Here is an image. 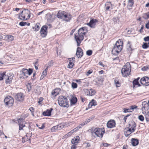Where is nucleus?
Instances as JSON below:
<instances>
[{
	"instance_id": "nucleus-48",
	"label": "nucleus",
	"mask_w": 149,
	"mask_h": 149,
	"mask_svg": "<svg viewBox=\"0 0 149 149\" xmlns=\"http://www.w3.org/2000/svg\"><path fill=\"white\" fill-rule=\"evenodd\" d=\"M139 119L141 121H143L144 120V118L142 115H141L139 116Z\"/></svg>"
},
{
	"instance_id": "nucleus-15",
	"label": "nucleus",
	"mask_w": 149,
	"mask_h": 149,
	"mask_svg": "<svg viewBox=\"0 0 149 149\" xmlns=\"http://www.w3.org/2000/svg\"><path fill=\"white\" fill-rule=\"evenodd\" d=\"M136 125V123L134 121H131L128 123V127L127 128L130 129H133L135 131Z\"/></svg>"
},
{
	"instance_id": "nucleus-29",
	"label": "nucleus",
	"mask_w": 149,
	"mask_h": 149,
	"mask_svg": "<svg viewBox=\"0 0 149 149\" xmlns=\"http://www.w3.org/2000/svg\"><path fill=\"white\" fill-rule=\"evenodd\" d=\"M77 98L76 97H73L70 100L71 105H72V104H75L77 102Z\"/></svg>"
},
{
	"instance_id": "nucleus-47",
	"label": "nucleus",
	"mask_w": 149,
	"mask_h": 149,
	"mask_svg": "<svg viewBox=\"0 0 149 149\" xmlns=\"http://www.w3.org/2000/svg\"><path fill=\"white\" fill-rule=\"evenodd\" d=\"M86 54L88 56H91L92 53V51L91 50H89L86 51Z\"/></svg>"
},
{
	"instance_id": "nucleus-23",
	"label": "nucleus",
	"mask_w": 149,
	"mask_h": 149,
	"mask_svg": "<svg viewBox=\"0 0 149 149\" xmlns=\"http://www.w3.org/2000/svg\"><path fill=\"white\" fill-rule=\"evenodd\" d=\"M131 143L133 146H135L138 145L139 143V140L135 138H132L131 139Z\"/></svg>"
},
{
	"instance_id": "nucleus-58",
	"label": "nucleus",
	"mask_w": 149,
	"mask_h": 149,
	"mask_svg": "<svg viewBox=\"0 0 149 149\" xmlns=\"http://www.w3.org/2000/svg\"><path fill=\"white\" fill-rule=\"evenodd\" d=\"M29 110L31 111V113L34 112V109L33 107H31L29 108Z\"/></svg>"
},
{
	"instance_id": "nucleus-16",
	"label": "nucleus",
	"mask_w": 149,
	"mask_h": 149,
	"mask_svg": "<svg viewBox=\"0 0 149 149\" xmlns=\"http://www.w3.org/2000/svg\"><path fill=\"white\" fill-rule=\"evenodd\" d=\"M134 131V130L133 129H128L127 127L125 128L124 130V133L125 136L127 137L128 136L131 134Z\"/></svg>"
},
{
	"instance_id": "nucleus-21",
	"label": "nucleus",
	"mask_w": 149,
	"mask_h": 149,
	"mask_svg": "<svg viewBox=\"0 0 149 149\" xmlns=\"http://www.w3.org/2000/svg\"><path fill=\"white\" fill-rule=\"evenodd\" d=\"M53 110L52 108L47 109L46 111H44L42 113L43 115L45 116H50L51 115L52 111Z\"/></svg>"
},
{
	"instance_id": "nucleus-57",
	"label": "nucleus",
	"mask_w": 149,
	"mask_h": 149,
	"mask_svg": "<svg viewBox=\"0 0 149 149\" xmlns=\"http://www.w3.org/2000/svg\"><path fill=\"white\" fill-rule=\"evenodd\" d=\"M26 139V137H24L22 138V141L23 143H25L26 141H27Z\"/></svg>"
},
{
	"instance_id": "nucleus-61",
	"label": "nucleus",
	"mask_w": 149,
	"mask_h": 149,
	"mask_svg": "<svg viewBox=\"0 0 149 149\" xmlns=\"http://www.w3.org/2000/svg\"><path fill=\"white\" fill-rule=\"evenodd\" d=\"M145 27L146 28L149 29V20L148 22L146 24Z\"/></svg>"
},
{
	"instance_id": "nucleus-8",
	"label": "nucleus",
	"mask_w": 149,
	"mask_h": 149,
	"mask_svg": "<svg viewBox=\"0 0 149 149\" xmlns=\"http://www.w3.org/2000/svg\"><path fill=\"white\" fill-rule=\"evenodd\" d=\"M48 27L46 25L43 26L41 29L40 31L41 36L43 37H45L47 34V29Z\"/></svg>"
},
{
	"instance_id": "nucleus-11",
	"label": "nucleus",
	"mask_w": 149,
	"mask_h": 149,
	"mask_svg": "<svg viewBox=\"0 0 149 149\" xmlns=\"http://www.w3.org/2000/svg\"><path fill=\"white\" fill-rule=\"evenodd\" d=\"M149 109V104L148 102H147L144 101L143 102L142 104V111H145L148 110Z\"/></svg>"
},
{
	"instance_id": "nucleus-25",
	"label": "nucleus",
	"mask_w": 149,
	"mask_h": 149,
	"mask_svg": "<svg viewBox=\"0 0 149 149\" xmlns=\"http://www.w3.org/2000/svg\"><path fill=\"white\" fill-rule=\"evenodd\" d=\"M40 24L38 23H37L32 28L35 31H38L40 28Z\"/></svg>"
},
{
	"instance_id": "nucleus-55",
	"label": "nucleus",
	"mask_w": 149,
	"mask_h": 149,
	"mask_svg": "<svg viewBox=\"0 0 149 149\" xmlns=\"http://www.w3.org/2000/svg\"><path fill=\"white\" fill-rule=\"evenodd\" d=\"M143 39L146 42L148 41H149V36H147V37H145Z\"/></svg>"
},
{
	"instance_id": "nucleus-10",
	"label": "nucleus",
	"mask_w": 149,
	"mask_h": 149,
	"mask_svg": "<svg viewBox=\"0 0 149 149\" xmlns=\"http://www.w3.org/2000/svg\"><path fill=\"white\" fill-rule=\"evenodd\" d=\"M24 94L22 93H18L16 94L15 97L16 100L19 101H22L24 99Z\"/></svg>"
},
{
	"instance_id": "nucleus-50",
	"label": "nucleus",
	"mask_w": 149,
	"mask_h": 149,
	"mask_svg": "<svg viewBox=\"0 0 149 149\" xmlns=\"http://www.w3.org/2000/svg\"><path fill=\"white\" fill-rule=\"evenodd\" d=\"M19 125V130H23V128L25 126V125L24 124H20Z\"/></svg>"
},
{
	"instance_id": "nucleus-2",
	"label": "nucleus",
	"mask_w": 149,
	"mask_h": 149,
	"mask_svg": "<svg viewBox=\"0 0 149 149\" xmlns=\"http://www.w3.org/2000/svg\"><path fill=\"white\" fill-rule=\"evenodd\" d=\"M123 42L122 40L119 39L116 42L113 48L111 53L114 55H117L123 49Z\"/></svg>"
},
{
	"instance_id": "nucleus-33",
	"label": "nucleus",
	"mask_w": 149,
	"mask_h": 149,
	"mask_svg": "<svg viewBox=\"0 0 149 149\" xmlns=\"http://www.w3.org/2000/svg\"><path fill=\"white\" fill-rule=\"evenodd\" d=\"M142 17L145 19H147L149 18V12L147 13L143 14Z\"/></svg>"
},
{
	"instance_id": "nucleus-53",
	"label": "nucleus",
	"mask_w": 149,
	"mask_h": 149,
	"mask_svg": "<svg viewBox=\"0 0 149 149\" xmlns=\"http://www.w3.org/2000/svg\"><path fill=\"white\" fill-rule=\"evenodd\" d=\"M137 106H136V105H135L132 106L130 107L132 111H133V110L134 109H136L137 108Z\"/></svg>"
},
{
	"instance_id": "nucleus-6",
	"label": "nucleus",
	"mask_w": 149,
	"mask_h": 149,
	"mask_svg": "<svg viewBox=\"0 0 149 149\" xmlns=\"http://www.w3.org/2000/svg\"><path fill=\"white\" fill-rule=\"evenodd\" d=\"M30 12L28 9H24L21 14H19V18L21 20H27L30 17Z\"/></svg>"
},
{
	"instance_id": "nucleus-37",
	"label": "nucleus",
	"mask_w": 149,
	"mask_h": 149,
	"mask_svg": "<svg viewBox=\"0 0 149 149\" xmlns=\"http://www.w3.org/2000/svg\"><path fill=\"white\" fill-rule=\"evenodd\" d=\"M19 124H24V119L22 118L18 119L17 120Z\"/></svg>"
},
{
	"instance_id": "nucleus-19",
	"label": "nucleus",
	"mask_w": 149,
	"mask_h": 149,
	"mask_svg": "<svg viewBox=\"0 0 149 149\" xmlns=\"http://www.w3.org/2000/svg\"><path fill=\"white\" fill-rule=\"evenodd\" d=\"M96 129V136L97 137H99L102 138L103 136V134L102 133L101 129L99 127H97L95 128Z\"/></svg>"
},
{
	"instance_id": "nucleus-36",
	"label": "nucleus",
	"mask_w": 149,
	"mask_h": 149,
	"mask_svg": "<svg viewBox=\"0 0 149 149\" xmlns=\"http://www.w3.org/2000/svg\"><path fill=\"white\" fill-rule=\"evenodd\" d=\"M132 111L131 108L127 109L126 108H125L123 109V112L125 113L127 112H131Z\"/></svg>"
},
{
	"instance_id": "nucleus-60",
	"label": "nucleus",
	"mask_w": 149,
	"mask_h": 149,
	"mask_svg": "<svg viewBox=\"0 0 149 149\" xmlns=\"http://www.w3.org/2000/svg\"><path fill=\"white\" fill-rule=\"evenodd\" d=\"M148 68V67L144 66L143 68H142L141 70L143 71H146L147 70Z\"/></svg>"
},
{
	"instance_id": "nucleus-27",
	"label": "nucleus",
	"mask_w": 149,
	"mask_h": 149,
	"mask_svg": "<svg viewBox=\"0 0 149 149\" xmlns=\"http://www.w3.org/2000/svg\"><path fill=\"white\" fill-rule=\"evenodd\" d=\"M95 91L91 89H90L89 90H88L87 91V95L91 96L95 94Z\"/></svg>"
},
{
	"instance_id": "nucleus-40",
	"label": "nucleus",
	"mask_w": 149,
	"mask_h": 149,
	"mask_svg": "<svg viewBox=\"0 0 149 149\" xmlns=\"http://www.w3.org/2000/svg\"><path fill=\"white\" fill-rule=\"evenodd\" d=\"M143 48L146 49L149 47L148 44L146 42H143V44L142 45Z\"/></svg>"
},
{
	"instance_id": "nucleus-13",
	"label": "nucleus",
	"mask_w": 149,
	"mask_h": 149,
	"mask_svg": "<svg viewBox=\"0 0 149 149\" xmlns=\"http://www.w3.org/2000/svg\"><path fill=\"white\" fill-rule=\"evenodd\" d=\"M116 123L115 120H110L108 121L107 123V126L109 128H112L115 127Z\"/></svg>"
},
{
	"instance_id": "nucleus-31",
	"label": "nucleus",
	"mask_w": 149,
	"mask_h": 149,
	"mask_svg": "<svg viewBox=\"0 0 149 149\" xmlns=\"http://www.w3.org/2000/svg\"><path fill=\"white\" fill-rule=\"evenodd\" d=\"M79 129L78 128V127H77L73 129V130L71 131L70 132H69L68 134H67V136L68 135H71L72 134H73L74 132L77 131Z\"/></svg>"
},
{
	"instance_id": "nucleus-59",
	"label": "nucleus",
	"mask_w": 149,
	"mask_h": 149,
	"mask_svg": "<svg viewBox=\"0 0 149 149\" xmlns=\"http://www.w3.org/2000/svg\"><path fill=\"white\" fill-rule=\"evenodd\" d=\"M77 145H75L74 144L72 145L71 147V149H76L77 148L76 146Z\"/></svg>"
},
{
	"instance_id": "nucleus-5",
	"label": "nucleus",
	"mask_w": 149,
	"mask_h": 149,
	"mask_svg": "<svg viewBox=\"0 0 149 149\" xmlns=\"http://www.w3.org/2000/svg\"><path fill=\"white\" fill-rule=\"evenodd\" d=\"M58 101L59 105L61 106L67 108L69 107L68 100L66 97L60 96L58 98Z\"/></svg>"
},
{
	"instance_id": "nucleus-63",
	"label": "nucleus",
	"mask_w": 149,
	"mask_h": 149,
	"mask_svg": "<svg viewBox=\"0 0 149 149\" xmlns=\"http://www.w3.org/2000/svg\"><path fill=\"white\" fill-rule=\"evenodd\" d=\"M93 119V118L90 117H89L88 119L86 120L88 122V123L90 122L91 120H92Z\"/></svg>"
},
{
	"instance_id": "nucleus-14",
	"label": "nucleus",
	"mask_w": 149,
	"mask_h": 149,
	"mask_svg": "<svg viewBox=\"0 0 149 149\" xmlns=\"http://www.w3.org/2000/svg\"><path fill=\"white\" fill-rule=\"evenodd\" d=\"M113 5L110 2H107L105 4L104 10L105 11H108L113 9Z\"/></svg>"
},
{
	"instance_id": "nucleus-3",
	"label": "nucleus",
	"mask_w": 149,
	"mask_h": 149,
	"mask_svg": "<svg viewBox=\"0 0 149 149\" xmlns=\"http://www.w3.org/2000/svg\"><path fill=\"white\" fill-rule=\"evenodd\" d=\"M57 17L58 18L61 19L67 22L69 21L72 18V16L70 14L64 11H59L57 14Z\"/></svg>"
},
{
	"instance_id": "nucleus-28",
	"label": "nucleus",
	"mask_w": 149,
	"mask_h": 149,
	"mask_svg": "<svg viewBox=\"0 0 149 149\" xmlns=\"http://www.w3.org/2000/svg\"><path fill=\"white\" fill-rule=\"evenodd\" d=\"M128 3L127 5V8L129 9L130 8L132 7L134 3V0H128Z\"/></svg>"
},
{
	"instance_id": "nucleus-43",
	"label": "nucleus",
	"mask_w": 149,
	"mask_h": 149,
	"mask_svg": "<svg viewBox=\"0 0 149 149\" xmlns=\"http://www.w3.org/2000/svg\"><path fill=\"white\" fill-rule=\"evenodd\" d=\"M72 87L73 89L77 88V84L74 82H72Z\"/></svg>"
},
{
	"instance_id": "nucleus-9",
	"label": "nucleus",
	"mask_w": 149,
	"mask_h": 149,
	"mask_svg": "<svg viewBox=\"0 0 149 149\" xmlns=\"http://www.w3.org/2000/svg\"><path fill=\"white\" fill-rule=\"evenodd\" d=\"M140 82L141 84L148 86L149 85V78L147 77H143L141 79Z\"/></svg>"
},
{
	"instance_id": "nucleus-34",
	"label": "nucleus",
	"mask_w": 149,
	"mask_h": 149,
	"mask_svg": "<svg viewBox=\"0 0 149 149\" xmlns=\"http://www.w3.org/2000/svg\"><path fill=\"white\" fill-rule=\"evenodd\" d=\"M6 72H3L2 73H1L0 74V80L1 81L3 79V78L5 79V76H7L6 75Z\"/></svg>"
},
{
	"instance_id": "nucleus-45",
	"label": "nucleus",
	"mask_w": 149,
	"mask_h": 149,
	"mask_svg": "<svg viewBox=\"0 0 149 149\" xmlns=\"http://www.w3.org/2000/svg\"><path fill=\"white\" fill-rule=\"evenodd\" d=\"M145 117L147 122L149 121V112L147 113L145 115Z\"/></svg>"
},
{
	"instance_id": "nucleus-35",
	"label": "nucleus",
	"mask_w": 149,
	"mask_h": 149,
	"mask_svg": "<svg viewBox=\"0 0 149 149\" xmlns=\"http://www.w3.org/2000/svg\"><path fill=\"white\" fill-rule=\"evenodd\" d=\"M54 62L52 60H51L49 61L48 64H46L45 66L47 67V68H48L49 67H50L53 65Z\"/></svg>"
},
{
	"instance_id": "nucleus-1",
	"label": "nucleus",
	"mask_w": 149,
	"mask_h": 149,
	"mask_svg": "<svg viewBox=\"0 0 149 149\" xmlns=\"http://www.w3.org/2000/svg\"><path fill=\"white\" fill-rule=\"evenodd\" d=\"M87 32L85 27H82L78 30V32L74 34V38L77 43V46H79L81 41L83 40L84 35Z\"/></svg>"
},
{
	"instance_id": "nucleus-52",
	"label": "nucleus",
	"mask_w": 149,
	"mask_h": 149,
	"mask_svg": "<svg viewBox=\"0 0 149 149\" xmlns=\"http://www.w3.org/2000/svg\"><path fill=\"white\" fill-rule=\"evenodd\" d=\"M93 70L92 69H90L87 71L86 74L87 76H88L90 74H91Z\"/></svg>"
},
{
	"instance_id": "nucleus-41",
	"label": "nucleus",
	"mask_w": 149,
	"mask_h": 149,
	"mask_svg": "<svg viewBox=\"0 0 149 149\" xmlns=\"http://www.w3.org/2000/svg\"><path fill=\"white\" fill-rule=\"evenodd\" d=\"M58 130L57 125L53 127L51 129V131L52 132H56Z\"/></svg>"
},
{
	"instance_id": "nucleus-24",
	"label": "nucleus",
	"mask_w": 149,
	"mask_h": 149,
	"mask_svg": "<svg viewBox=\"0 0 149 149\" xmlns=\"http://www.w3.org/2000/svg\"><path fill=\"white\" fill-rule=\"evenodd\" d=\"M96 129L95 128L94 129H93V128H92L91 129V135L92 137H93L94 138H96L97 136H96Z\"/></svg>"
},
{
	"instance_id": "nucleus-44",
	"label": "nucleus",
	"mask_w": 149,
	"mask_h": 149,
	"mask_svg": "<svg viewBox=\"0 0 149 149\" xmlns=\"http://www.w3.org/2000/svg\"><path fill=\"white\" fill-rule=\"evenodd\" d=\"M33 71V69L31 68H29L28 70L27 69V74L29 75H31Z\"/></svg>"
},
{
	"instance_id": "nucleus-46",
	"label": "nucleus",
	"mask_w": 149,
	"mask_h": 149,
	"mask_svg": "<svg viewBox=\"0 0 149 149\" xmlns=\"http://www.w3.org/2000/svg\"><path fill=\"white\" fill-rule=\"evenodd\" d=\"M133 85H137L139 84V81L137 79H135L133 81Z\"/></svg>"
},
{
	"instance_id": "nucleus-64",
	"label": "nucleus",
	"mask_w": 149,
	"mask_h": 149,
	"mask_svg": "<svg viewBox=\"0 0 149 149\" xmlns=\"http://www.w3.org/2000/svg\"><path fill=\"white\" fill-rule=\"evenodd\" d=\"M45 11V10H44L43 11H42L38 13L37 14L38 15H39L41 14L42 13H44Z\"/></svg>"
},
{
	"instance_id": "nucleus-12",
	"label": "nucleus",
	"mask_w": 149,
	"mask_h": 149,
	"mask_svg": "<svg viewBox=\"0 0 149 149\" xmlns=\"http://www.w3.org/2000/svg\"><path fill=\"white\" fill-rule=\"evenodd\" d=\"M76 55L78 58H81L83 55V52L82 49L80 47L77 48Z\"/></svg>"
},
{
	"instance_id": "nucleus-42",
	"label": "nucleus",
	"mask_w": 149,
	"mask_h": 149,
	"mask_svg": "<svg viewBox=\"0 0 149 149\" xmlns=\"http://www.w3.org/2000/svg\"><path fill=\"white\" fill-rule=\"evenodd\" d=\"M7 38L10 41H12L13 40L14 38L13 36L11 35H8Z\"/></svg>"
},
{
	"instance_id": "nucleus-26",
	"label": "nucleus",
	"mask_w": 149,
	"mask_h": 149,
	"mask_svg": "<svg viewBox=\"0 0 149 149\" xmlns=\"http://www.w3.org/2000/svg\"><path fill=\"white\" fill-rule=\"evenodd\" d=\"M71 58H69V62L68 66V68H73L74 65V64L73 63L74 61H72Z\"/></svg>"
},
{
	"instance_id": "nucleus-7",
	"label": "nucleus",
	"mask_w": 149,
	"mask_h": 149,
	"mask_svg": "<svg viewBox=\"0 0 149 149\" xmlns=\"http://www.w3.org/2000/svg\"><path fill=\"white\" fill-rule=\"evenodd\" d=\"M4 102L7 106L11 107L13 104L14 100L12 97L8 96L5 98Z\"/></svg>"
},
{
	"instance_id": "nucleus-17",
	"label": "nucleus",
	"mask_w": 149,
	"mask_h": 149,
	"mask_svg": "<svg viewBox=\"0 0 149 149\" xmlns=\"http://www.w3.org/2000/svg\"><path fill=\"white\" fill-rule=\"evenodd\" d=\"M27 69L25 68H23L22 70L20 71V75H22L20 77H23L24 78H26L28 77V74L27 73Z\"/></svg>"
},
{
	"instance_id": "nucleus-4",
	"label": "nucleus",
	"mask_w": 149,
	"mask_h": 149,
	"mask_svg": "<svg viewBox=\"0 0 149 149\" xmlns=\"http://www.w3.org/2000/svg\"><path fill=\"white\" fill-rule=\"evenodd\" d=\"M131 72V65L129 62H127L122 68L121 72L123 76L127 77L130 74Z\"/></svg>"
},
{
	"instance_id": "nucleus-54",
	"label": "nucleus",
	"mask_w": 149,
	"mask_h": 149,
	"mask_svg": "<svg viewBox=\"0 0 149 149\" xmlns=\"http://www.w3.org/2000/svg\"><path fill=\"white\" fill-rule=\"evenodd\" d=\"M58 94V93L55 91H52V95L55 96H56Z\"/></svg>"
},
{
	"instance_id": "nucleus-51",
	"label": "nucleus",
	"mask_w": 149,
	"mask_h": 149,
	"mask_svg": "<svg viewBox=\"0 0 149 149\" xmlns=\"http://www.w3.org/2000/svg\"><path fill=\"white\" fill-rule=\"evenodd\" d=\"M113 20L114 22V23H117L119 21V19L118 17H114L112 19Z\"/></svg>"
},
{
	"instance_id": "nucleus-62",
	"label": "nucleus",
	"mask_w": 149,
	"mask_h": 149,
	"mask_svg": "<svg viewBox=\"0 0 149 149\" xmlns=\"http://www.w3.org/2000/svg\"><path fill=\"white\" fill-rule=\"evenodd\" d=\"M75 81L77 83H79V84H80L81 83V80L80 79H76Z\"/></svg>"
},
{
	"instance_id": "nucleus-39",
	"label": "nucleus",
	"mask_w": 149,
	"mask_h": 149,
	"mask_svg": "<svg viewBox=\"0 0 149 149\" xmlns=\"http://www.w3.org/2000/svg\"><path fill=\"white\" fill-rule=\"evenodd\" d=\"M64 125L62 124H60L57 125V129L58 130H60L63 128Z\"/></svg>"
},
{
	"instance_id": "nucleus-20",
	"label": "nucleus",
	"mask_w": 149,
	"mask_h": 149,
	"mask_svg": "<svg viewBox=\"0 0 149 149\" xmlns=\"http://www.w3.org/2000/svg\"><path fill=\"white\" fill-rule=\"evenodd\" d=\"M79 139V136H76V137H74L72 139L71 143L73 144L77 145Z\"/></svg>"
},
{
	"instance_id": "nucleus-22",
	"label": "nucleus",
	"mask_w": 149,
	"mask_h": 149,
	"mask_svg": "<svg viewBox=\"0 0 149 149\" xmlns=\"http://www.w3.org/2000/svg\"><path fill=\"white\" fill-rule=\"evenodd\" d=\"M5 79L6 84H10L11 82L12 77L7 75V76H5Z\"/></svg>"
},
{
	"instance_id": "nucleus-30",
	"label": "nucleus",
	"mask_w": 149,
	"mask_h": 149,
	"mask_svg": "<svg viewBox=\"0 0 149 149\" xmlns=\"http://www.w3.org/2000/svg\"><path fill=\"white\" fill-rule=\"evenodd\" d=\"M47 68H46L45 69V70L43 71L42 73V75L40 77V79H42L47 75Z\"/></svg>"
},
{
	"instance_id": "nucleus-56",
	"label": "nucleus",
	"mask_w": 149,
	"mask_h": 149,
	"mask_svg": "<svg viewBox=\"0 0 149 149\" xmlns=\"http://www.w3.org/2000/svg\"><path fill=\"white\" fill-rule=\"evenodd\" d=\"M85 144H86V148L90 147L91 146V145L89 143H83V145H85Z\"/></svg>"
},
{
	"instance_id": "nucleus-49",
	"label": "nucleus",
	"mask_w": 149,
	"mask_h": 149,
	"mask_svg": "<svg viewBox=\"0 0 149 149\" xmlns=\"http://www.w3.org/2000/svg\"><path fill=\"white\" fill-rule=\"evenodd\" d=\"M91 102L93 106H95L97 104L96 101L94 99L92 100Z\"/></svg>"
},
{
	"instance_id": "nucleus-38",
	"label": "nucleus",
	"mask_w": 149,
	"mask_h": 149,
	"mask_svg": "<svg viewBox=\"0 0 149 149\" xmlns=\"http://www.w3.org/2000/svg\"><path fill=\"white\" fill-rule=\"evenodd\" d=\"M114 82L117 87H119L121 86V83L117 79H115L114 80Z\"/></svg>"
},
{
	"instance_id": "nucleus-18",
	"label": "nucleus",
	"mask_w": 149,
	"mask_h": 149,
	"mask_svg": "<svg viewBox=\"0 0 149 149\" xmlns=\"http://www.w3.org/2000/svg\"><path fill=\"white\" fill-rule=\"evenodd\" d=\"M97 20L95 19H92L88 23L87 25L91 28H94L95 27L96 22Z\"/></svg>"
},
{
	"instance_id": "nucleus-32",
	"label": "nucleus",
	"mask_w": 149,
	"mask_h": 149,
	"mask_svg": "<svg viewBox=\"0 0 149 149\" xmlns=\"http://www.w3.org/2000/svg\"><path fill=\"white\" fill-rule=\"evenodd\" d=\"M19 24L21 26H23L25 25L29 26L30 25V23L24 22H21L19 23Z\"/></svg>"
}]
</instances>
